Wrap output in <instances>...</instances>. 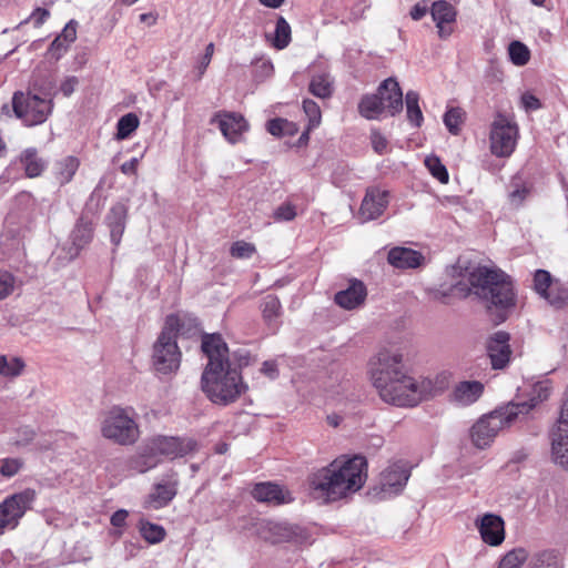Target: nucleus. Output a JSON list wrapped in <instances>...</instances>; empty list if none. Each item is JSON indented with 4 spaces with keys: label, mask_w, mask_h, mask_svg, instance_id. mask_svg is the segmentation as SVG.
I'll list each match as a JSON object with an SVG mask.
<instances>
[{
    "label": "nucleus",
    "mask_w": 568,
    "mask_h": 568,
    "mask_svg": "<svg viewBox=\"0 0 568 568\" xmlns=\"http://www.w3.org/2000/svg\"><path fill=\"white\" fill-rule=\"evenodd\" d=\"M430 14L436 24L438 37L447 39L454 31L453 24L457 18L456 8L445 0L434 1L430 7Z\"/></svg>",
    "instance_id": "obj_15"
},
{
    "label": "nucleus",
    "mask_w": 568,
    "mask_h": 568,
    "mask_svg": "<svg viewBox=\"0 0 568 568\" xmlns=\"http://www.w3.org/2000/svg\"><path fill=\"white\" fill-rule=\"evenodd\" d=\"M534 191V182L529 178L517 173L511 176L507 186L508 201L511 206L518 209L523 206L529 197H531Z\"/></svg>",
    "instance_id": "obj_20"
},
{
    "label": "nucleus",
    "mask_w": 568,
    "mask_h": 568,
    "mask_svg": "<svg viewBox=\"0 0 568 568\" xmlns=\"http://www.w3.org/2000/svg\"><path fill=\"white\" fill-rule=\"evenodd\" d=\"M50 17V12L49 10L44 9V8H36L32 13L29 16V18H27L26 20H23L21 24H26L28 23L29 21H32L34 27L36 28H39L41 27L45 21L47 19Z\"/></svg>",
    "instance_id": "obj_55"
},
{
    "label": "nucleus",
    "mask_w": 568,
    "mask_h": 568,
    "mask_svg": "<svg viewBox=\"0 0 568 568\" xmlns=\"http://www.w3.org/2000/svg\"><path fill=\"white\" fill-rule=\"evenodd\" d=\"M128 516H129V513L128 510L125 509H119L116 510L115 513L112 514L111 516V525L116 527V528H122L125 526L126 524V519H128Z\"/></svg>",
    "instance_id": "obj_61"
},
{
    "label": "nucleus",
    "mask_w": 568,
    "mask_h": 568,
    "mask_svg": "<svg viewBox=\"0 0 568 568\" xmlns=\"http://www.w3.org/2000/svg\"><path fill=\"white\" fill-rule=\"evenodd\" d=\"M429 8L425 0L417 2L410 10L409 16L413 20L418 21L426 16Z\"/></svg>",
    "instance_id": "obj_60"
},
{
    "label": "nucleus",
    "mask_w": 568,
    "mask_h": 568,
    "mask_svg": "<svg viewBox=\"0 0 568 568\" xmlns=\"http://www.w3.org/2000/svg\"><path fill=\"white\" fill-rule=\"evenodd\" d=\"M26 368V363L21 357H7L0 355V375L8 378L20 376Z\"/></svg>",
    "instance_id": "obj_38"
},
{
    "label": "nucleus",
    "mask_w": 568,
    "mask_h": 568,
    "mask_svg": "<svg viewBox=\"0 0 568 568\" xmlns=\"http://www.w3.org/2000/svg\"><path fill=\"white\" fill-rule=\"evenodd\" d=\"M367 295L366 286L359 280H352L345 290L334 296L335 303L345 310H355L364 304Z\"/></svg>",
    "instance_id": "obj_21"
},
{
    "label": "nucleus",
    "mask_w": 568,
    "mask_h": 568,
    "mask_svg": "<svg viewBox=\"0 0 568 568\" xmlns=\"http://www.w3.org/2000/svg\"><path fill=\"white\" fill-rule=\"evenodd\" d=\"M521 104L526 111H535L541 108L539 99L528 92L521 95Z\"/></svg>",
    "instance_id": "obj_59"
},
{
    "label": "nucleus",
    "mask_w": 568,
    "mask_h": 568,
    "mask_svg": "<svg viewBox=\"0 0 568 568\" xmlns=\"http://www.w3.org/2000/svg\"><path fill=\"white\" fill-rule=\"evenodd\" d=\"M308 91L320 99L331 98L334 91L331 75L326 72L313 74L308 84Z\"/></svg>",
    "instance_id": "obj_33"
},
{
    "label": "nucleus",
    "mask_w": 568,
    "mask_h": 568,
    "mask_svg": "<svg viewBox=\"0 0 568 568\" xmlns=\"http://www.w3.org/2000/svg\"><path fill=\"white\" fill-rule=\"evenodd\" d=\"M140 120L136 114L128 113L121 116L116 123V139H128L139 126Z\"/></svg>",
    "instance_id": "obj_42"
},
{
    "label": "nucleus",
    "mask_w": 568,
    "mask_h": 568,
    "mask_svg": "<svg viewBox=\"0 0 568 568\" xmlns=\"http://www.w3.org/2000/svg\"><path fill=\"white\" fill-rule=\"evenodd\" d=\"M371 143H372L374 151L378 154H383L387 150L388 142H387L386 138L378 130H372Z\"/></svg>",
    "instance_id": "obj_56"
},
{
    "label": "nucleus",
    "mask_w": 568,
    "mask_h": 568,
    "mask_svg": "<svg viewBox=\"0 0 568 568\" xmlns=\"http://www.w3.org/2000/svg\"><path fill=\"white\" fill-rule=\"evenodd\" d=\"M138 166H139V159L132 158L129 161L124 162L120 169H121V172L125 175H134V174H136Z\"/></svg>",
    "instance_id": "obj_63"
},
{
    "label": "nucleus",
    "mask_w": 568,
    "mask_h": 568,
    "mask_svg": "<svg viewBox=\"0 0 568 568\" xmlns=\"http://www.w3.org/2000/svg\"><path fill=\"white\" fill-rule=\"evenodd\" d=\"M211 123H216L223 136L232 144L239 143L248 130L247 121L237 112L219 111L212 116Z\"/></svg>",
    "instance_id": "obj_12"
},
{
    "label": "nucleus",
    "mask_w": 568,
    "mask_h": 568,
    "mask_svg": "<svg viewBox=\"0 0 568 568\" xmlns=\"http://www.w3.org/2000/svg\"><path fill=\"white\" fill-rule=\"evenodd\" d=\"M252 496L260 503L283 505L293 500L291 494L274 483H258L252 490Z\"/></svg>",
    "instance_id": "obj_22"
},
{
    "label": "nucleus",
    "mask_w": 568,
    "mask_h": 568,
    "mask_svg": "<svg viewBox=\"0 0 568 568\" xmlns=\"http://www.w3.org/2000/svg\"><path fill=\"white\" fill-rule=\"evenodd\" d=\"M367 479V460L362 455L342 457L308 477L316 498L333 503L358 491Z\"/></svg>",
    "instance_id": "obj_3"
},
{
    "label": "nucleus",
    "mask_w": 568,
    "mask_h": 568,
    "mask_svg": "<svg viewBox=\"0 0 568 568\" xmlns=\"http://www.w3.org/2000/svg\"><path fill=\"white\" fill-rule=\"evenodd\" d=\"M256 252L254 244L245 241H236L232 244L230 253L235 258H250Z\"/></svg>",
    "instance_id": "obj_50"
},
{
    "label": "nucleus",
    "mask_w": 568,
    "mask_h": 568,
    "mask_svg": "<svg viewBox=\"0 0 568 568\" xmlns=\"http://www.w3.org/2000/svg\"><path fill=\"white\" fill-rule=\"evenodd\" d=\"M298 214V209L290 200L278 205L274 213L273 219L276 222H290L293 221Z\"/></svg>",
    "instance_id": "obj_48"
},
{
    "label": "nucleus",
    "mask_w": 568,
    "mask_h": 568,
    "mask_svg": "<svg viewBox=\"0 0 568 568\" xmlns=\"http://www.w3.org/2000/svg\"><path fill=\"white\" fill-rule=\"evenodd\" d=\"M22 467V462L18 458H2L0 459V474L3 477L11 478L19 473Z\"/></svg>",
    "instance_id": "obj_52"
},
{
    "label": "nucleus",
    "mask_w": 568,
    "mask_h": 568,
    "mask_svg": "<svg viewBox=\"0 0 568 568\" xmlns=\"http://www.w3.org/2000/svg\"><path fill=\"white\" fill-rule=\"evenodd\" d=\"M559 417H561V430H568V396L564 400Z\"/></svg>",
    "instance_id": "obj_64"
},
{
    "label": "nucleus",
    "mask_w": 568,
    "mask_h": 568,
    "mask_svg": "<svg viewBox=\"0 0 568 568\" xmlns=\"http://www.w3.org/2000/svg\"><path fill=\"white\" fill-rule=\"evenodd\" d=\"M516 406L500 407L480 418L471 427V440L480 449L490 445L497 434L517 419Z\"/></svg>",
    "instance_id": "obj_9"
},
{
    "label": "nucleus",
    "mask_w": 568,
    "mask_h": 568,
    "mask_svg": "<svg viewBox=\"0 0 568 568\" xmlns=\"http://www.w3.org/2000/svg\"><path fill=\"white\" fill-rule=\"evenodd\" d=\"M58 37L69 44L73 43L77 39V22L74 20L69 21Z\"/></svg>",
    "instance_id": "obj_58"
},
{
    "label": "nucleus",
    "mask_w": 568,
    "mask_h": 568,
    "mask_svg": "<svg viewBox=\"0 0 568 568\" xmlns=\"http://www.w3.org/2000/svg\"><path fill=\"white\" fill-rule=\"evenodd\" d=\"M449 294L459 298L475 294L488 303V310L496 312L498 322H504L516 305V293L510 276L505 272L486 266L475 267L468 274V284L458 282L450 286Z\"/></svg>",
    "instance_id": "obj_4"
},
{
    "label": "nucleus",
    "mask_w": 568,
    "mask_h": 568,
    "mask_svg": "<svg viewBox=\"0 0 568 568\" xmlns=\"http://www.w3.org/2000/svg\"><path fill=\"white\" fill-rule=\"evenodd\" d=\"M178 485V474L175 471L166 474L161 483L154 485L152 493L149 495V505L154 509L168 506L176 496Z\"/></svg>",
    "instance_id": "obj_18"
},
{
    "label": "nucleus",
    "mask_w": 568,
    "mask_h": 568,
    "mask_svg": "<svg viewBox=\"0 0 568 568\" xmlns=\"http://www.w3.org/2000/svg\"><path fill=\"white\" fill-rule=\"evenodd\" d=\"M551 274L546 270H537L534 274V290L539 296H542L555 284Z\"/></svg>",
    "instance_id": "obj_45"
},
{
    "label": "nucleus",
    "mask_w": 568,
    "mask_h": 568,
    "mask_svg": "<svg viewBox=\"0 0 568 568\" xmlns=\"http://www.w3.org/2000/svg\"><path fill=\"white\" fill-rule=\"evenodd\" d=\"M388 195L387 191L368 189L359 207L363 220L371 221L381 216L388 205Z\"/></svg>",
    "instance_id": "obj_19"
},
{
    "label": "nucleus",
    "mask_w": 568,
    "mask_h": 568,
    "mask_svg": "<svg viewBox=\"0 0 568 568\" xmlns=\"http://www.w3.org/2000/svg\"><path fill=\"white\" fill-rule=\"evenodd\" d=\"M425 165L430 174L440 183H447L449 174L446 166L440 162L439 158L433 155L425 159Z\"/></svg>",
    "instance_id": "obj_46"
},
{
    "label": "nucleus",
    "mask_w": 568,
    "mask_h": 568,
    "mask_svg": "<svg viewBox=\"0 0 568 568\" xmlns=\"http://www.w3.org/2000/svg\"><path fill=\"white\" fill-rule=\"evenodd\" d=\"M377 94L382 98L385 109H387L392 115L402 111L403 92L395 79L388 78L384 80L378 87Z\"/></svg>",
    "instance_id": "obj_23"
},
{
    "label": "nucleus",
    "mask_w": 568,
    "mask_h": 568,
    "mask_svg": "<svg viewBox=\"0 0 568 568\" xmlns=\"http://www.w3.org/2000/svg\"><path fill=\"white\" fill-rule=\"evenodd\" d=\"M261 372L272 379L278 376L277 365L274 361H265L262 364Z\"/></svg>",
    "instance_id": "obj_62"
},
{
    "label": "nucleus",
    "mask_w": 568,
    "mask_h": 568,
    "mask_svg": "<svg viewBox=\"0 0 568 568\" xmlns=\"http://www.w3.org/2000/svg\"><path fill=\"white\" fill-rule=\"evenodd\" d=\"M561 417L551 430V453L554 460L562 467H568V430H561Z\"/></svg>",
    "instance_id": "obj_26"
},
{
    "label": "nucleus",
    "mask_w": 568,
    "mask_h": 568,
    "mask_svg": "<svg viewBox=\"0 0 568 568\" xmlns=\"http://www.w3.org/2000/svg\"><path fill=\"white\" fill-rule=\"evenodd\" d=\"M197 449L196 440L192 438H182L173 436L154 437L149 445L151 455L142 456L143 467L139 468L140 473H144L158 465L155 455H161L170 459L184 457Z\"/></svg>",
    "instance_id": "obj_10"
},
{
    "label": "nucleus",
    "mask_w": 568,
    "mask_h": 568,
    "mask_svg": "<svg viewBox=\"0 0 568 568\" xmlns=\"http://www.w3.org/2000/svg\"><path fill=\"white\" fill-rule=\"evenodd\" d=\"M292 40V30L285 18L280 16L276 20L273 36L270 37L271 44L277 49H285Z\"/></svg>",
    "instance_id": "obj_36"
},
{
    "label": "nucleus",
    "mask_w": 568,
    "mask_h": 568,
    "mask_svg": "<svg viewBox=\"0 0 568 568\" xmlns=\"http://www.w3.org/2000/svg\"><path fill=\"white\" fill-rule=\"evenodd\" d=\"M53 105L51 99L41 98L31 91H18L12 97L13 112L27 126L44 123L51 115Z\"/></svg>",
    "instance_id": "obj_7"
},
{
    "label": "nucleus",
    "mask_w": 568,
    "mask_h": 568,
    "mask_svg": "<svg viewBox=\"0 0 568 568\" xmlns=\"http://www.w3.org/2000/svg\"><path fill=\"white\" fill-rule=\"evenodd\" d=\"M529 568H561L557 557L550 551H542L534 556Z\"/></svg>",
    "instance_id": "obj_49"
},
{
    "label": "nucleus",
    "mask_w": 568,
    "mask_h": 568,
    "mask_svg": "<svg viewBox=\"0 0 568 568\" xmlns=\"http://www.w3.org/2000/svg\"><path fill=\"white\" fill-rule=\"evenodd\" d=\"M300 527L286 523L266 520L260 524L258 535L271 544L296 541Z\"/></svg>",
    "instance_id": "obj_16"
},
{
    "label": "nucleus",
    "mask_w": 568,
    "mask_h": 568,
    "mask_svg": "<svg viewBox=\"0 0 568 568\" xmlns=\"http://www.w3.org/2000/svg\"><path fill=\"white\" fill-rule=\"evenodd\" d=\"M80 166V160L77 156L68 155L57 161L53 166L55 181L61 185L70 183Z\"/></svg>",
    "instance_id": "obj_30"
},
{
    "label": "nucleus",
    "mask_w": 568,
    "mask_h": 568,
    "mask_svg": "<svg viewBox=\"0 0 568 568\" xmlns=\"http://www.w3.org/2000/svg\"><path fill=\"white\" fill-rule=\"evenodd\" d=\"M550 393L551 386L548 381L538 382L532 387L529 400L509 403L508 406H516V416L518 417L520 414H528L539 403L546 400L549 397Z\"/></svg>",
    "instance_id": "obj_27"
},
{
    "label": "nucleus",
    "mask_w": 568,
    "mask_h": 568,
    "mask_svg": "<svg viewBox=\"0 0 568 568\" xmlns=\"http://www.w3.org/2000/svg\"><path fill=\"white\" fill-rule=\"evenodd\" d=\"M475 525L485 544L496 547L505 540V523L500 516L485 514L475 520Z\"/></svg>",
    "instance_id": "obj_13"
},
{
    "label": "nucleus",
    "mask_w": 568,
    "mask_h": 568,
    "mask_svg": "<svg viewBox=\"0 0 568 568\" xmlns=\"http://www.w3.org/2000/svg\"><path fill=\"white\" fill-rule=\"evenodd\" d=\"M37 498V493L32 488H26L19 493L12 494L0 503V536L6 530H13L18 527L24 514L31 509Z\"/></svg>",
    "instance_id": "obj_11"
},
{
    "label": "nucleus",
    "mask_w": 568,
    "mask_h": 568,
    "mask_svg": "<svg viewBox=\"0 0 568 568\" xmlns=\"http://www.w3.org/2000/svg\"><path fill=\"white\" fill-rule=\"evenodd\" d=\"M484 392V385L478 381H465L456 385L453 397L454 400L462 405L468 406L475 403Z\"/></svg>",
    "instance_id": "obj_29"
},
{
    "label": "nucleus",
    "mask_w": 568,
    "mask_h": 568,
    "mask_svg": "<svg viewBox=\"0 0 568 568\" xmlns=\"http://www.w3.org/2000/svg\"><path fill=\"white\" fill-rule=\"evenodd\" d=\"M138 528L141 537L151 545L163 541L166 536L163 526L151 523L144 518L139 520Z\"/></svg>",
    "instance_id": "obj_35"
},
{
    "label": "nucleus",
    "mask_w": 568,
    "mask_h": 568,
    "mask_svg": "<svg viewBox=\"0 0 568 568\" xmlns=\"http://www.w3.org/2000/svg\"><path fill=\"white\" fill-rule=\"evenodd\" d=\"M303 111L308 119V130L316 129L322 121L320 105L311 99H305L303 100Z\"/></svg>",
    "instance_id": "obj_47"
},
{
    "label": "nucleus",
    "mask_w": 568,
    "mask_h": 568,
    "mask_svg": "<svg viewBox=\"0 0 568 568\" xmlns=\"http://www.w3.org/2000/svg\"><path fill=\"white\" fill-rule=\"evenodd\" d=\"M510 336L508 333L496 332L488 341L487 353L493 368L503 369L510 359L511 351L509 346Z\"/></svg>",
    "instance_id": "obj_17"
},
{
    "label": "nucleus",
    "mask_w": 568,
    "mask_h": 568,
    "mask_svg": "<svg viewBox=\"0 0 568 568\" xmlns=\"http://www.w3.org/2000/svg\"><path fill=\"white\" fill-rule=\"evenodd\" d=\"M128 209L123 203L114 204L105 216V224L110 230V239L118 246L125 230Z\"/></svg>",
    "instance_id": "obj_24"
},
{
    "label": "nucleus",
    "mask_w": 568,
    "mask_h": 568,
    "mask_svg": "<svg viewBox=\"0 0 568 568\" xmlns=\"http://www.w3.org/2000/svg\"><path fill=\"white\" fill-rule=\"evenodd\" d=\"M101 435L121 446L135 444L140 437V428L134 408L111 407L101 422Z\"/></svg>",
    "instance_id": "obj_5"
},
{
    "label": "nucleus",
    "mask_w": 568,
    "mask_h": 568,
    "mask_svg": "<svg viewBox=\"0 0 568 568\" xmlns=\"http://www.w3.org/2000/svg\"><path fill=\"white\" fill-rule=\"evenodd\" d=\"M70 44L62 38L57 37L47 50V57L51 60L58 61L69 50Z\"/></svg>",
    "instance_id": "obj_51"
},
{
    "label": "nucleus",
    "mask_w": 568,
    "mask_h": 568,
    "mask_svg": "<svg viewBox=\"0 0 568 568\" xmlns=\"http://www.w3.org/2000/svg\"><path fill=\"white\" fill-rule=\"evenodd\" d=\"M32 89L42 94L41 98L51 99L57 95L55 84L52 80H48L44 82H40L39 80H33Z\"/></svg>",
    "instance_id": "obj_54"
},
{
    "label": "nucleus",
    "mask_w": 568,
    "mask_h": 568,
    "mask_svg": "<svg viewBox=\"0 0 568 568\" xmlns=\"http://www.w3.org/2000/svg\"><path fill=\"white\" fill-rule=\"evenodd\" d=\"M16 277L7 271H0V301L8 297L14 290Z\"/></svg>",
    "instance_id": "obj_53"
},
{
    "label": "nucleus",
    "mask_w": 568,
    "mask_h": 568,
    "mask_svg": "<svg viewBox=\"0 0 568 568\" xmlns=\"http://www.w3.org/2000/svg\"><path fill=\"white\" fill-rule=\"evenodd\" d=\"M519 128L513 116L498 112L490 124L489 150L500 159L509 158L516 150Z\"/></svg>",
    "instance_id": "obj_8"
},
{
    "label": "nucleus",
    "mask_w": 568,
    "mask_h": 568,
    "mask_svg": "<svg viewBox=\"0 0 568 568\" xmlns=\"http://www.w3.org/2000/svg\"><path fill=\"white\" fill-rule=\"evenodd\" d=\"M384 110L385 105L377 93L363 95L358 103L359 114L367 120L378 119Z\"/></svg>",
    "instance_id": "obj_34"
},
{
    "label": "nucleus",
    "mask_w": 568,
    "mask_h": 568,
    "mask_svg": "<svg viewBox=\"0 0 568 568\" xmlns=\"http://www.w3.org/2000/svg\"><path fill=\"white\" fill-rule=\"evenodd\" d=\"M527 559L528 554L524 548H515L499 559L497 568H521Z\"/></svg>",
    "instance_id": "obj_40"
},
{
    "label": "nucleus",
    "mask_w": 568,
    "mask_h": 568,
    "mask_svg": "<svg viewBox=\"0 0 568 568\" xmlns=\"http://www.w3.org/2000/svg\"><path fill=\"white\" fill-rule=\"evenodd\" d=\"M19 162L24 170L26 176L29 179L40 176L48 166V161L39 155L36 148L23 150L19 156Z\"/></svg>",
    "instance_id": "obj_28"
},
{
    "label": "nucleus",
    "mask_w": 568,
    "mask_h": 568,
    "mask_svg": "<svg viewBox=\"0 0 568 568\" xmlns=\"http://www.w3.org/2000/svg\"><path fill=\"white\" fill-rule=\"evenodd\" d=\"M465 111L459 106H452L446 110L443 116V121L450 134H459L460 126L465 121Z\"/></svg>",
    "instance_id": "obj_39"
},
{
    "label": "nucleus",
    "mask_w": 568,
    "mask_h": 568,
    "mask_svg": "<svg viewBox=\"0 0 568 568\" xmlns=\"http://www.w3.org/2000/svg\"><path fill=\"white\" fill-rule=\"evenodd\" d=\"M550 305L560 308L568 302V290L560 281L555 284L542 296Z\"/></svg>",
    "instance_id": "obj_41"
},
{
    "label": "nucleus",
    "mask_w": 568,
    "mask_h": 568,
    "mask_svg": "<svg viewBox=\"0 0 568 568\" xmlns=\"http://www.w3.org/2000/svg\"><path fill=\"white\" fill-rule=\"evenodd\" d=\"M405 103L407 120L413 126L419 128L424 121L419 106V94L416 91H408L405 95Z\"/></svg>",
    "instance_id": "obj_37"
},
{
    "label": "nucleus",
    "mask_w": 568,
    "mask_h": 568,
    "mask_svg": "<svg viewBox=\"0 0 568 568\" xmlns=\"http://www.w3.org/2000/svg\"><path fill=\"white\" fill-rule=\"evenodd\" d=\"M402 363V353L387 348L381 349L368 362L369 379L383 402L397 407H415L442 390L429 378L407 374Z\"/></svg>",
    "instance_id": "obj_1"
},
{
    "label": "nucleus",
    "mask_w": 568,
    "mask_h": 568,
    "mask_svg": "<svg viewBox=\"0 0 568 568\" xmlns=\"http://www.w3.org/2000/svg\"><path fill=\"white\" fill-rule=\"evenodd\" d=\"M178 315H169L165 325L153 346V364L158 372L168 374L180 366L181 352L176 344V335L181 327Z\"/></svg>",
    "instance_id": "obj_6"
},
{
    "label": "nucleus",
    "mask_w": 568,
    "mask_h": 568,
    "mask_svg": "<svg viewBox=\"0 0 568 568\" xmlns=\"http://www.w3.org/2000/svg\"><path fill=\"white\" fill-rule=\"evenodd\" d=\"M79 84V79L74 75L67 77L60 84V92L64 97H70Z\"/></svg>",
    "instance_id": "obj_57"
},
{
    "label": "nucleus",
    "mask_w": 568,
    "mask_h": 568,
    "mask_svg": "<svg viewBox=\"0 0 568 568\" xmlns=\"http://www.w3.org/2000/svg\"><path fill=\"white\" fill-rule=\"evenodd\" d=\"M267 132L274 136L293 134L296 131L295 124L286 119L275 118L267 122Z\"/></svg>",
    "instance_id": "obj_43"
},
{
    "label": "nucleus",
    "mask_w": 568,
    "mask_h": 568,
    "mask_svg": "<svg viewBox=\"0 0 568 568\" xmlns=\"http://www.w3.org/2000/svg\"><path fill=\"white\" fill-rule=\"evenodd\" d=\"M207 363L201 376V387L216 405L227 406L247 390L242 372L232 366L229 347L220 334H204L201 344Z\"/></svg>",
    "instance_id": "obj_2"
},
{
    "label": "nucleus",
    "mask_w": 568,
    "mask_h": 568,
    "mask_svg": "<svg viewBox=\"0 0 568 568\" xmlns=\"http://www.w3.org/2000/svg\"><path fill=\"white\" fill-rule=\"evenodd\" d=\"M508 53L510 57V61L518 67L527 64L530 58V52L528 48L519 41H513L509 44Z\"/></svg>",
    "instance_id": "obj_44"
},
{
    "label": "nucleus",
    "mask_w": 568,
    "mask_h": 568,
    "mask_svg": "<svg viewBox=\"0 0 568 568\" xmlns=\"http://www.w3.org/2000/svg\"><path fill=\"white\" fill-rule=\"evenodd\" d=\"M409 478V471L399 464H393L381 474L379 493L383 497L398 495Z\"/></svg>",
    "instance_id": "obj_14"
},
{
    "label": "nucleus",
    "mask_w": 568,
    "mask_h": 568,
    "mask_svg": "<svg viewBox=\"0 0 568 568\" xmlns=\"http://www.w3.org/2000/svg\"><path fill=\"white\" fill-rule=\"evenodd\" d=\"M72 245L75 248V255L79 252L88 246L93 239V225L90 220L84 216H81L77 223L74 229L70 235Z\"/></svg>",
    "instance_id": "obj_31"
},
{
    "label": "nucleus",
    "mask_w": 568,
    "mask_h": 568,
    "mask_svg": "<svg viewBox=\"0 0 568 568\" xmlns=\"http://www.w3.org/2000/svg\"><path fill=\"white\" fill-rule=\"evenodd\" d=\"M281 302L275 295H266L261 302L263 318L272 333L277 329V318L281 316Z\"/></svg>",
    "instance_id": "obj_32"
},
{
    "label": "nucleus",
    "mask_w": 568,
    "mask_h": 568,
    "mask_svg": "<svg viewBox=\"0 0 568 568\" xmlns=\"http://www.w3.org/2000/svg\"><path fill=\"white\" fill-rule=\"evenodd\" d=\"M388 263L397 268H415L424 261V256L418 251L407 247H394L387 256Z\"/></svg>",
    "instance_id": "obj_25"
}]
</instances>
